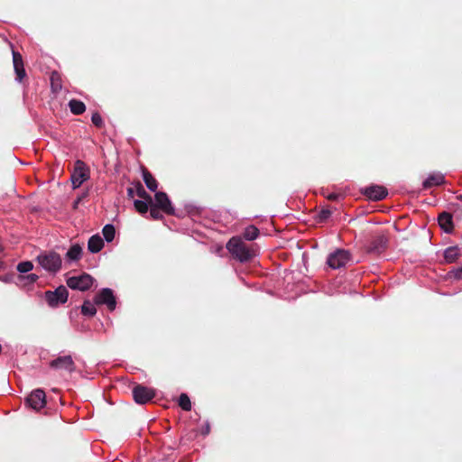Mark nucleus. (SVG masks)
Instances as JSON below:
<instances>
[{
	"instance_id": "18",
	"label": "nucleus",
	"mask_w": 462,
	"mask_h": 462,
	"mask_svg": "<svg viewBox=\"0 0 462 462\" xmlns=\"http://www.w3.org/2000/svg\"><path fill=\"white\" fill-rule=\"evenodd\" d=\"M82 248L79 245H73L66 254V257L70 261L79 260L81 256Z\"/></svg>"
},
{
	"instance_id": "32",
	"label": "nucleus",
	"mask_w": 462,
	"mask_h": 462,
	"mask_svg": "<svg viewBox=\"0 0 462 462\" xmlns=\"http://www.w3.org/2000/svg\"><path fill=\"white\" fill-rule=\"evenodd\" d=\"M127 193H128V196H129L130 198H133V197H134V195L135 194V189L129 188V189H127Z\"/></svg>"
},
{
	"instance_id": "20",
	"label": "nucleus",
	"mask_w": 462,
	"mask_h": 462,
	"mask_svg": "<svg viewBox=\"0 0 462 462\" xmlns=\"http://www.w3.org/2000/svg\"><path fill=\"white\" fill-rule=\"evenodd\" d=\"M458 256V248L456 246L448 247L444 252V258L448 263H453Z\"/></svg>"
},
{
	"instance_id": "6",
	"label": "nucleus",
	"mask_w": 462,
	"mask_h": 462,
	"mask_svg": "<svg viewBox=\"0 0 462 462\" xmlns=\"http://www.w3.org/2000/svg\"><path fill=\"white\" fill-rule=\"evenodd\" d=\"M349 254L345 250H337L328 257V264L333 269H338L345 266L349 261Z\"/></svg>"
},
{
	"instance_id": "5",
	"label": "nucleus",
	"mask_w": 462,
	"mask_h": 462,
	"mask_svg": "<svg viewBox=\"0 0 462 462\" xmlns=\"http://www.w3.org/2000/svg\"><path fill=\"white\" fill-rule=\"evenodd\" d=\"M45 299L51 307H56L67 301L68 291L65 287L60 286L54 291H47L45 293Z\"/></svg>"
},
{
	"instance_id": "31",
	"label": "nucleus",
	"mask_w": 462,
	"mask_h": 462,
	"mask_svg": "<svg viewBox=\"0 0 462 462\" xmlns=\"http://www.w3.org/2000/svg\"><path fill=\"white\" fill-rule=\"evenodd\" d=\"M331 215V211L329 209H323L319 214L320 219H327Z\"/></svg>"
},
{
	"instance_id": "15",
	"label": "nucleus",
	"mask_w": 462,
	"mask_h": 462,
	"mask_svg": "<svg viewBox=\"0 0 462 462\" xmlns=\"http://www.w3.org/2000/svg\"><path fill=\"white\" fill-rule=\"evenodd\" d=\"M439 226L447 233L453 229L452 217L450 214L443 212L439 217Z\"/></svg>"
},
{
	"instance_id": "8",
	"label": "nucleus",
	"mask_w": 462,
	"mask_h": 462,
	"mask_svg": "<svg viewBox=\"0 0 462 462\" xmlns=\"http://www.w3.org/2000/svg\"><path fill=\"white\" fill-rule=\"evenodd\" d=\"M133 395H134V401L137 403L143 404V403H146L147 402L152 400L154 397L155 393L151 388L142 386V385H137L133 390Z\"/></svg>"
},
{
	"instance_id": "34",
	"label": "nucleus",
	"mask_w": 462,
	"mask_h": 462,
	"mask_svg": "<svg viewBox=\"0 0 462 462\" xmlns=\"http://www.w3.org/2000/svg\"><path fill=\"white\" fill-rule=\"evenodd\" d=\"M337 195L335 194V193H331L328 196V199H330V200H336L337 199Z\"/></svg>"
},
{
	"instance_id": "7",
	"label": "nucleus",
	"mask_w": 462,
	"mask_h": 462,
	"mask_svg": "<svg viewBox=\"0 0 462 462\" xmlns=\"http://www.w3.org/2000/svg\"><path fill=\"white\" fill-rule=\"evenodd\" d=\"M26 403L32 410L39 411L46 404L45 393L41 389H36L26 398Z\"/></svg>"
},
{
	"instance_id": "12",
	"label": "nucleus",
	"mask_w": 462,
	"mask_h": 462,
	"mask_svg": "<svg viewBox=\"0 0 462 462\" xmlns=\"http://www.w3.org/2000/svg\"><path fill=\"white\" fill-rule=\"evenodd\" d=\"M365 194L372 200H381L386 197L387 191L382 186H371L365 189Z\"/></svg>"
},
{
	"instance_id": "25",
	"label": "nucleus",
	"mask_w": 462,
	"mask_h": 462,
	"mask_svg": "<svg viewBox=\"0 0 462 462\" xmlns=\"http://www.w3.org/2000/svg\"><path fill=\"white\" fill-rule=\"evenodd\" d=\"M135 194L142 199L152 202V197L145 191L141 183L135 186Z\"/></svg>"
},
{
	"instance_id": "27",
	"label": "nucleus",
	"mask_w": 462,
	"mask_h": 462,
	"mask_svg": "<svg viewBox=\"0 0 462 462\" xmlns=\"http://www.w3.org/2000/svg\"><path fill=\"white\" fill-rule=\"evenodd\" d=\"M32 268L33 264L30 261L22 262L17 265V270L22 273H28L32 270Z\"/></svg>"
},
{
	"instance_id": "23",
	"label": "nucleus",
	"mask_w": 462,
	"mask_h": 462,
	"mask_svg": "<svg viewBox=\"0 0 462 462\" xmlns=\"http://www.w3.org/2000/svg\"><path fill=\"white\" fill-rule=\"evenodd\" d=\"M258 229L254 226H250L245 228L244 232V236L247 240H254L258 236Z\"/></svg>"
},
{
	"instance_id": "10",
	"label": "nucleus",
	"mask_w": 462,
	"mask_h": 462,
	"mask_svg": "<svg viewBox=\"0 0 462 462\" xmlns=\"http://www.w3.org/2000/svg\"><path fill=\"white\" fill-rule=\"evenodd\" d=\"M97 304H106L110 310L116 308V300L110 289H103L95 298Z\"/></svg>"
},
{
	"instance_id": "9",
	"label": "nucleus",
	"mask_w": 462,
	"mask_h": 462,
	"mask_svg": "<svg viewBox=\"0 0 462 462\" xmlns=\"http://www.w3.org/2000/svg\"><path fill=\"white\" fill-rule=\"evenodd\" d=\"M152 205L166 214H173L174 212V208L171 206L167 194L164 192L160 191L155 193L154 202L152 201Z\"/></svg>"
},
{
	"instance_id": "22",
	"label": "nucleus",
	"mask_w": 462,
	"mask_h": 462,
	"mask_svg": "<svg viewBox=\"0 0 462 462\" xmlns=\"http://www.w3.org/2000/svg\"><path fill=\"white\" fill-rule=\"evenodd\" d=\"M103 236L107 242H111L115 237V227L112 225H106L103 228Z\"/></svg>"
},
{
	"instance_id": "35",
	"label": "nucleus",
	"mask_w": 462,
	"mask_h": 462,
	"mask_svg": "<svg viewBox=\"0 0 462 462\" xmlns=\"http://www.w3.org/2000/svg\"><path fill=\"white\" fill-rule=\"evenodd\" d=\"M208 432H209V426L206 425V427L204 428L203 433L208 434Z\"/></svg>"
},
{
	"instance_id": "36",
	"label": "nucleus",
	"mask_w": 462,
	"mask_h": 462,
	"mask_svg": "<svg viewBox=\"0 0 462 462\" xmlns=\"http://www.w3.org/2000/svg\"><path fill=\"white\" fill-rule=\"evenodd\" d=\"M54 77H55V74H53L51 77L52 86H54Z\"/></svg>"
},
{
	"instance_id": "16",
	"label": "nucleus",
	"mask_w": 462,
	"mask_h": 462,
	"mask_svg": "<svg viewBox=\"0 0 462 462\" xmlns=\"http://www.w3.org/2000/svg\"><path fill=\"white\" fill-rule=\"evenodd\" d=\"M104 246L103 239L100 236H92L88 243V248L91 253H98Z\"/></svg>"
},
{
	"instance_id": "13",
	"label": "nucleus",
	"mask_w": 462,
	"mask_h": 462,
	"mask_svg": "<svg viewBox=\"0 0 462 462\" xmlns=\"http://www.w3.org/2000/svg\"><path fill=\"white\" fill-rule=\"evenodd\" d=\"M13 63L17 77L16 79L18 81H22L25 77V70L23 69V58L20 53L13 51Z\"/></svg>"
},
{
	"instance_id": "11",
	"label": "nucleus",
	"mask_w": 462,
	"mask_h": 462,
	"mask_svg": "<svg viewBox=\"0 0 462 462\" xmlns=\"http://www.w3.org/2000/svg\"><path fill=\"white\" fill-rule=\"evenodd\" d=\"M51 366L59 369L72 372L75 369L74 362L70 356H64L56 358L51 363Z\"/></svg>"
},
{
	"instance_id": "17",
	"label": "nucleus",
	"mask_w": 462,
	"mask_h": 462,
	"mask_svg": "<svg viewBox=\"0 0 462 462\" xmlns=\"http://www.w3.org/2000/svg\"><path fill=\"white\" fill-rule=\"evenodd\" d=\"M143 179L146 187L151 191H155L157 189V180L152 177V175L148 171L143 170Z\"/></svg>"
},
{
	"instance_id": "29",
	"label": "nucleus",
	"mask_w": 462,
	"mask_h": 462,
	"mask_svg": "<svg viewBox=\"0 0 462 462\" xmlns=\"http://www.w3.org/2000/svg\"><path fill=\"white\" fill-rule=\"evenodd\" d=\"M91 120L95 125H97V126L102 125V118L99 114H97V113L93 114Z\"/></svg>"
},
{
	"instance_id": "19",
	"label": "nucleus",
	"mask_w": 462,
	"mask_h": 462,
	"mask_svg": "<svg viewBox=\"0 0 462 462\" xmlns=\"http://www.w3.org/2000/svg\"><path fill=\"white\" fill-rule=\"evenodd\" d=\"M134 204L135 209L139 213L144 214L148 211L149 208H151V206L152 205V201L149 202L144 199H135Z\"/></svg>"
},
{
	"instance_id": "26",
	"label": "nucleus",
	"mask_w": 462,
	"mask_h": 462,
	"mask_svg": "<svg viewBox=\"0 0 462 462\" xmlns=\"http://www.w3.org/2000/svg\"><path fill=\"white\" fill-rule=\"evenodd\" d=\"M179 405L184 411H189L191 409V402L189 396L186 393H181L179 399Z\"/></svg>"
},
{
	"instance_id": "14",
	"label": "nucleus",
	"mask_w": 462,
	"mask_h": 462,
	"mask_svg": "<svg viewBox=\"0 0 462 462\" xmlns=\"http://www.w3.org/2000/svg\"><path fill=\"white\" fill-rule=\"evenodd\" d=\"M444 182V175L436 172L430 174L423 182V188L424 189H430L434 186H439Z\"/></svg>"
},
{
	"instance_id": "30",
	"label": "nucleus",
	"mask_w": 462,
	"mask_h": 462,
	"mask_svg": "<svg viewBox=\"0 0 462 462\" xmlns=\"http://www.w3.org/2000/svg\"><path fill=\"white\" fill-rule=\"evenodd\" d=\"M158 209L159 208L157 207H154L153 205H152L150 208V215L154 219H159L161 217Z\"/></svg>"
},
{
	"instance_id": "28",
	"label": "nucleus",
	"mask_w": 462,
	"mask_h": 462,
	"mask_svg": "<svg viewBox=\"0 0 462 462\" xmlns=\"http://www.w3.org/2000/svg\"><path fill=\"white\" fill-rule=\"evenodd\" d=\"M38 279V276L34 273H31L25 276H21L20 281L23 282L24 284L28 283H33Z\"/></svg>"
},
{
	"instance_id": "1",
	"label": "nucleus",
	"mask_w": 462,
	"mask_h": 462,
	"mask_svg": "<svg viewBox=\"0 0 462 462\" xmlns=\"http://www.w3.org/2000/svg\"><path fill=\"white\" fill-rule=\"evenodd\" d=\"M228 251L241 262L251 259L254 253L239 238L233 237L226 245Z\"/></svg>"
},
{
	"instance_id": "3",
	"label": "nucleus",
	"mask_w": 462,
	"mask_h": 462,
	"mask_svg": "<svg viewBox=\"0 0 462 462\" xmlns=\"http://www.w3.org/2000/svg\"><path fill=\"white\" fill-rule=\"evenodd\" d=\"M88 178L89 169L82 161L78 160L70 177L73 189L80 187Z\"/></svg>"
},
{
	"instance_id": "24",
	"label": "nucleus",
	"mask_w": 462,
	"mask_h": 462,
	"mask_svg": "<svg viewBox=\"0 0 462 462\" xmlns=\"http://www.w3.org/2000/svg\"><path fill=\"white\" fill-rule=\"evenodd\" d=\"M82 313L87 316H94L97 313L95 305L89 301L84 302L81 308Z\"/></svg>"
},
{
	"instance_id": "4",
	"label": "nucleus",
	"mask_w": 462,
	"mask_h": 462,
	"mask_svg": "<svg viewBox=\"0 0 462 462\" xmlns=\"http://www.w3.org/2000/svg\"><path fill=\"white\" fill-rule=\"evenodd\" d=\"M92 283L93 278L87 273L79 276H72L67 281V284L69 288L79 291H86L89 289Z\"/></svg>"
},
{
	"instance_id": "2",
	"label": "nucleus",
	"mask_w": 462,
	"mask_h": 462,
	"mask_svg": "<svg viewBox=\"0 0 462 462\" xmlns=\"http://www.w3.org/2000/svg\"><path fill=\"white\" fill-rule=\"evenodd\" d=\"M39 264L47 272L56 273L61 267L60 255L55 252H45L38 255Z\"/></svg>"
},
{
	"instance_id": "21",
	"label": "nucleus",
	"mask_w": 462,
	"mask_h": 462,
	"mask_svg": "<svg viewBox=\"0 0 462 462\" xmlns=\"http://www.w3.org/2000/svg\"><path fill=\"white\" fill-rule=\"evenodd\" d=\"M69 106L71 112L75 115H80L86 109L84 103L81 101H79V100L69 101Z\"/></svg>"
},
{
	"instance_id": "33",
	"label": "nucleus",
	"mask_w": 462,
	"mask_h": 462,
	"mask_svg": "<svg viewBox=\"0 0 462 462\" xmlns=\"http://www.w3.org/2000/svg\"><path fill=\"white\" fill-rule=\"evenodd\" d=\"M455 276L458 279H462V267L456 272Z\"/></svg>"
},
{
	"instance_id": "37",
	"label": "nucleus",
	"mask_w": 462,
	"mask_h": 462,
	"mask_svg": "<svg viewBox=\"0 0 462 462\" xmlns=\"http://www.w3.org/2000/svg\"><path fill=\"white\" fill-rule=\"evenodd\" d=\"M53 87L56 88H60V86L58 85V82H54V86Z\"/></svg>"
}]
</instances>
